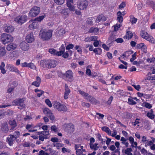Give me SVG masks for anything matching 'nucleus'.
I'll list each match as a JSON object with an SVG mask.
<instances>
[{"mask_svg":"<svg viewBox=\"0 0 155 155\" xmlns=\"http://www.w3.org/2000/svg\"><path fill=\"white\" fill-rule=\"evenodd\" d=\"M49 52L51 54L57 56H61L63 54V57L65 58L69 56V54L70 53L68 50L64 52V49H49Z\"/></svg>","mask_w":155,"mask_h":155,"instance_id":"nucleus-1","label":"nucleus"},{"mask_svg":"<svg viewBox=\"0 0 155 155\" xmlns=\"http://www.w3.org/2000/svg\"><path fill=\"white\" fill-rule=\"evenodd\" d=\"M53 105L54 108L58 111L65 112L67 110V108L65 106L57 101L53 102Z\"/></svg>","mask_w":155,"mask_h":155,"instance_id":"nucleus-2","label":"nucleus"},{"mask_svg":"<svg viewBox=\"0 0 155 155\" xmlns=\"http://www.w3.org/2000/svg\"><path fill=\"white\" fill-rule=\"evenodd\" d=\"M52 32V31L50 30L44 31L43 30H41L40 31V35L43 40H47L51 37Z\"/></svg>","mask_w":155,"mask_h":155,"instance_id":"nucleus-3","label":"nucleus"},{"mask_svg":"<svg viewBox=\"0 0 155 155\" xmlns=\"http://www.w3.org/2000/svg\"><path fill=\"white\" fill-rule=\"evenodd\" d=\"M13 41V38L9 34L3 33L2 34L1 38V41L4 44H5Z\"/></svg>","mask_w":155,"mask_h":155,"instance_id":"nucleus-4","label":"nucleus"},{"mask_svg":"<svg viewBox=\"0 0 155 155\" xmlns=\"http://www.w3.org/2000/svg\"><path fill=\"white\" fill-rule=\"evenodd\" d=\"M140 34L143 38L152 43H154L155 42V41L153 37L149 35L147 32L144 31H142L140 32Z\"/></svg>","mask_w":155,"mask_h":155,"instance_id":"nucleus-5","label":"nucleus"},{"mask_svg":"<svg viewBox=\"0 0 155 155\" xmlns=\"http://www.w3.org/2000/svg\"><path fill=\"white\" fill-rule=\"evenodd\" d=\"M40 12V8L36 6L32 8L28 13V16L31 17L36 16Z\"/></svg>","mask_w":155,"mask_h":155,"instance_id":"nucleus-6","label":"nucleus"},{"mask_svg":"<svg viewBox=\"0 0 155 155\" xmlns=\"http://www.w3.org/2000/svg\"><path fill=\"white\" fill-rule=\"evenodd\" d=\"M78 8L81 10L86 9L88 5V3L86 0H80L77 2Z\"/></svg>","mask_w":155,"mask_h":155,"instance_id":"nucleus-7","label":"nucleus"},{"mask_svg":"<svg viewBox=\"0 0 155 155\" xmlns=\"http://www.w3.org/2000/svg\"><path fill=\"white\" fill-rule=\"evenodd\" d=\"M24 101L23 98L16 99L14 100L12 102L13 105H18L19 106L18 108L22 109L25 107V104L23 103Z\"/></svg>","mask_w":155,"mask_h":155,"instance_id":"nucleus-8","label":"nucleus"},{"mask_svg":"<svg viewBox=\"0 0 155 155\" xmlns=\"http://www.w3.org/2000/svg\"><path fill=\"white\" fill-rule=\"evenodd\" d=\"M27 19V16L26 15H20L16 17L15 18L14 21L18 24L22 25L26 21Z\"/></svg>","mask_w":155,"mask_h":155,"instance_id":"nucleus-9","label":"nucleus"},{"mask_svg":"<svg viewBox=\"0 0 155 155\" xmlns=\"http://www.w3.org/2000/svg\"><path fill=\"white\" fill-rule=\"evenodd\" d=\"M78 92L79 94H81L83 97H84L85 98L91 102L93 104H96V100H95V99L89 96L84 91L81 90H79Z\"/></svg>","mask_w":155,"mask_h":155,"instance_id":"nucleus-10","label":"nucleus"},{"mask_svg":"<svg viewBox=\"0 0 155 155\" xmlns=\"http://www.w3.org/2000/svg\"><path fill=\"white\" fill-rule=\"evenodd\" d=\"M37 135H39L38 138L40 140L43 141L45 138L47 139V136H49V131H43L41 132H38L37 133Z\"/></svg>","mask_w":155,"mask_h":155,"instance_id":"nucleus-11","label":"nucleus"},{"mask_svg":"<svg viewBox=\"0 0 155 155\" xmlns=\"http://www.w3.org/2000/svg\"><path fill=\"white\" fill-rule=\"evenodd\" d=\"M74 148L76 150V154L77 155H81L83 153V152L86 151L85 149H83V146H81L80 144L75 145Z\"/></svg>","mask_w":155,"mask_h":155,"instance_id":"nucleus-12","label":"nucleus"},{"mask_svg":"<svg viewBox=\"0 0 155 155\" xmlns=\"http://www.w3.org/2000/svg\"><path fill=\"white\" fill-rule=\"evenodd\" d=\"M60 13L64 19H66L69 16L70 10L68 8L62 9Z\"/></svg>","mask_w":155,"mask_h":155,"instance_id":"nucleus-13","label":"nucleus"},{"mask_svg":"<svg viewBox=\"0 0 155 155\" xmlns=\"http://www.w3.org/2000/svg\"><path fill=\"white\" fill-rule=\"evenodd\" d=\"M16 139V137H15V135L10 134L8 137L6 142L9 146H12L13 144L14 141Z\"/></svg>","mask_w":155,"mask_h":155,"instance_id":"nucleus-14","label":"nucleus"},{"mask_svg":"<svg viewBox=\"0 0 155 155\" xmlns=\"http://www.w3.org/2000/svg\"><path fill=\"white\" fill-rule=\"evenodd\" d=\"M65 77L71 81L73 80V73L71 70L67 71L64 74Z\"/></svg>","mask_w":155,"mask_h":155,"instance_id":"nucleus-15","label":"nucleus"},{"mask_svg":"<svg viewBox=\"0 0 155 155\" xmlns=\"http://www.w3.org/2000/svg\"><path fill=\"white\" fill-rule=\"evenodd\" d=\"M35 40L33 33H30L28 35L26 38V41L28 43H31Z\"/></svg>","mask_w":155,"mask_h":155,"instance_id":"nucleus-16","label":"nucleus"},{"mask_svg":"<svg viewBox=\"0 0 155 155\" xmlns=\"http://www.w3.org/2000/svg\"><path fill=\"white\" fill-rule=\"evenodd\" d=\"M6 67L10 71H14L18 73H19V71L18 70L17 68L13 65L11 64H7Z\"/></svg>","mask_w":155,"mask_h":155,"instance_id":"nucleus-17","label":"nucleus"},{"mask_svg":"<svg viewBox=\"0 0 155 155\" xmlns=\"http://www.w3.org/2000/svg\"><path fill=\"white\" fill-rule=\"evenodd\" d=\"M36 127L34 126L32 124H28L26 126V129L29 132H33L38 130L37 129H36Z\"/></svg>","mask_w":155,"mask_h":155,"instance_id":"nucleus-18","label":"nucleus"},{"mask_svg":"<svg viewBox=\"0 0 155 155\" xmlns=\"http://www.w3.org/2000/svg\"><path fill=\"white\" fill-rule=\"evenodd\" d=\"M49 60H43L40 61V65L43 68H49Z\"/></svg>","mask_w":155,"mask_h":155,"instance_id":"nucleus-19","label":"nucleus"},{"mask_svg":"<svg viewBox=\"0 0 155 155\" xmlns=\"http://www.w3.org/2000/svg\"><path fill=\"white\" fill-rule=\"evenodd\" d=\"M49 68H53L57 64V61L54 60H49Z\"/></svg>","mask_w":155,"mask_h":155,"instance_id":"nucleus-20","label":"nucleus"},{"mask_svg":"<svg viewBox=\"0 0 155 155\" xmlns=\"http://www.w3.org/2000/svg\"><path fill=\"white\" fill-rule=\"evenodd\" d=\"M65 91L64 94V98L65 99H66L68 97V95L70 92V90L66 84L65 86Z\"/></svg>","mask_w":155,"mask_h":155,"instance_id":"nucleus-21","label":"nucleus"},{"mask_svg":"<svg viewBox=\"0 0 155 155\" xmlns=\"http://www.w3.org/2000/svg\"><path fill=\"white\" fill-rule=\"evenodd\" d=\"M41 82V78L39 77H37L36 81L33 82L32 83V85L35 86L36 87H38L40 86Z\"/></svg>","mask_w":155,"mask_h":155,"instance_id":"nucleus-22","label":"nucleus"},{"mask_svg":"<svg viewBox=\"0 0 155 155\" xmlns=\"http://www.w3.org/2000/svg\"><path fill=\"white\" fill-rule=\"evenodd\" d=\"M5 32L8 33H11L13 31L14 28L11 25L7 26L5 27Z\"/></svg>","mask_w":155,"mask_h":155,"instance_id":"nucleus-23","label":"nucleus"},{"mask_svg":"<svg viewBox=\"0 0 155 155\" xmlns=\"http://www.w3.org/2000/svg\"><path fill=\"white\" fill-rule=\"evenodd\" d=\"M132 151V149L131 148H128L124 150H122V152H124L127 155H133L131 153Z\"/></svg>","mask_w":155,"mask_h":155,"instance_id":"nucleus-24","label":"nucleus"},{"mask_svg":"<svg viewBox=\"0 0 155 155\" xmlns=\"http://www.w3.org/2000/svg\"><path fill=\"white\" fill-rule=\"evenodd\" d=\"M121 143L125 145L126 147H127L129 145L128 142L127 141V140L124 137H122L120 139Z\"/></svg>","mask_w":155,"mask_h":155,"instance_id":"nucleus-25","label":"nucleus"},{"mask_svg":"<svg viewBox=\"0 0 155 155\" xmlns=\"http://www.w3.org/2000/svg\"><path fill=\"white\" fill-rule=\"evenodd\" d=\"M97 39V37L96 36L88 37L85 38L84 41L86 42H90L92 41H95Z\"/></svg>","mask_w":155,"mask_h":155,"instance_id":"nucleus-26","label":"nucleus"},{"mask_svg":"<svg viewBox=\"0 0 155 155\" xmlns=\"http://www.w3.org/2000/svg\"><path fill=\"white\" fill-rule=\"evenodd\" d=\"M117 21L120 23H122L123 21V17L122 15H121V12L118 11L117 13Z\"/></svg>","mask_w":155,"mask_h":155,"instance_id":"nucleus-27","label":"nucleus"},{"mask_svg":"<svg viewBox=\"0 0 155 155\" xmlns=\"http://www.w3.org/2000/svg\"><path fill=\"white\" fill-rule=\"evenodd\" d=\"M106 18L105 17L102 15H100L98 16L96 19V22L98 23L101 21H104L106 20Z\"/></svg>","mask_w":155,"mask_h":155,"instance_id":"nucleus-28","label":"nucleus"},{"mask_svg":"<svg viewBox=\"0 0 155 155\" xmlns=\"http://www.w3.org/2000/svg\"><path fill=\"white\" fill-rule=\"evenodd\" d=\"M133 36V34L132 32L130 31H128L127 32L126 35L124 37L128 39H131Z\"/></svg>","mask_w":155,"mask_h":155,"instance_id":"nucleus-29","label":"nucleus"},{"mask_svg":"<svg viewBox=\"0 0 155 155\" xmlns=\"http://www.w3.org/2000/svg\"><path fill=\"white\" fill-rule=\"evenodd\" d=\"M102 130L106 132L109 135H111V131L109 128L107 127H104L101 128Z\"/></svg>","mask_w":155,"mask_h":155,"instance_id":"nucleus-30","label":"nucleus"},{"mask_svg":"<svg viewBox=\"0 0 155 155\" xmlns=\"http://www.w3.org/2000/svg\"><path fill=\"white\" fill-rule=\"evenodd\" d=\"M133 51H132L129 50V51L126 52L125 53H124L122 56H121V57H122L123 58H124V57H125L127 58L128 57L130 54H133Z\"/></svg>","mask_w":155,"mask_h":155,"instance_id":"nucleus-31","label":"nucleus"},{"mask_svg":"<svg viewBox=\"0 0 155 155\" xmlns=\"http://www.w3.org/2000/svg\"><path fill=\"white\" fill-rule=\"evenodd\" d=\"M99 30V28H97L92 27L90 28L88 32L90 33H96Z\"/></svg>","mask_w":155,"mask_h":155,"instance_id":"nucleus-32","label":"nucleus"},{"mask_svg":"<svg viewBox=\"0 0 155 155\" xmlns=\"http://www.w3.org/2000/svg\"><path fill=\"white\" fill-rule=\"evenodd\" d=\"M5 65L4 62H2L1 65L0 66V69L2 73L5 74L6 72V71L5 69Z\"/></svg>","mask_w":155,"mask_h":155,"instance_id":"nucleus-33","label":"nucleus"},{"mask_svg":"<svg viewBox=\"0 0 155 155\" xmlns=\"http://www.w3.org/2000/svg\"><path fill=\"white\" fill-rule=\"evenodd\" d=\"M9 124L10 125L12 126V129H14L17 126L15 120H10L9 121Z\"/></svg>","mask_w":155,"mask_h":155,"instance_id":"nucleus-34","label":"nucleus"},{"mask_svg":"<svg viewBox=\"0 0 155 155\" xmlns=\"http://www.w3.org/2000/svg\"><path fill=\"white\" fill-rule=\"evenodd\" d=\"M147 116L149 118L152 119L154 118V115L153 114V111L152 110L148 112L147 114Z\"/></svg>","mask_w":155,"mask_h":155,"instance_id":"nucleus-35","label":"nucleus"},{"mask_svg":"<svg viewBox=\"0 0 155 155\" xmlns=\"http://www.w3.org/2000/svg\"><path fill=\"white\" fill-rule=\"evenodd\" d=\"M90 51H93L96 54H100L101 53V49H89Z\"/></svg>","mask_w":155,"mask_h":155,"instance_id":"nucleus-36","label":"nucleus"},{"mask_svg":"<svg viewBox=\"0 0 155 155\" xmlns=\"http://www.w3.org/2000/svg\"><path fill=\"white\" fill-rule=\"evenodd\" d=\"M57 32L58 33V35L60 36L63 35L65 33L64 30L63 29H58Z\"/></svg>","mask_w":155,"mask_h":155,"instance_id":"nucleus-37","label":"nucleus"},{"mask_svg":"<svg viewBox=\"0 0 155 155\" xmlns=\"http://www.w3.org/2000/svg\"><path fill=\"white\" fill-rule=\"evenodd\" d=\"M137 47L138 48H147V46L144 43H140L137 45Z\"/></svg>","mask_w":155,"mask_h":155,"instance_id":"nucleus-38","label":"nucleus"},{"mask_svg":"<svg viewBox=\"0 0 155 155\" xmlns=\"http://www.w3.org/2000/svg\"><path fill=\"white\" fill-rule=\"evenodd\" d=\"M51 130L52 132L56 133L58 131V128L55 125H52L51 127Z\"/></svg>","mask_w":155,"mask_h":155,"instance_id":"nucleus-39","label":"nucleus"},{"mask_svg":"<svg viewBox=\"0 0 155 155\" xmlns=\"http://www.w3.org/2000/svg\"><path fill=\"white\" fill-rule=\"evenodd\" d=\"M90 148L95 150H97L98 148V147L97 146V144L95 143L94 144H91L90 145Z\"/></svg>","mask_w":155,"mask_h":155,"instance_id":"nucleus-40","label":"nucleus"},{"mask_svg":"<svg viewBox=\"0 0 155 155\" xmlns=\"http://www.w3.org/2000/svg\"><path fill=\"white\" fill-rule=\"evenodd\" d=\"M128 103L130 105H135L137 103L136 102L134 101L133 98H128Z\"/></svg>","mask_w":155,"mask_h":155,"instance_id":"nucleus-41","label":"nucleus"},{"mask_svg":"<svg viewBox=\"0 0 155 155\" xmlns=\"http://www.w3.org/2000/svg\"><path fill=\"white\" fill-rule=\"evenodd\" d=\"M43 112L45 114H47L48 115L51 112V110L48 108H45L43 109Z\"/></svg>","mask_w":155,"mask_h":155,"instance_id":"nucleus-42","label":"nucleus"},{"mask_svg":"<svg viewBox=\"0 0 155 155\" xmlns=\"http://www.w3.org/2000/svg\"><path fill=\"white\" fill-rule=\"evenodd\" d=\"M2 128L3 130L5 132H6L8 130V125L6 123H5L2 125Z\"/></svg>","mask_w":155,"mask_h":155,"instance_id":"nucleus-43","label":"nucleus"},{"mask_svg":"<svg viewBox=\"0 0 155 155\" xmlns=\"http://www.w3.org/2000/svg\"><path fill=\"white\" fill-rule=\"evenodd\" d=\"M45 103L47 104V105L49 107H51L52 105L51 103V102L48 99H45Z\"/></svg>","mask_w":155,"mask_h":155,"instance_id":"nucleus-44","label":"nucleus"},{"mask_svg":"<svg viewBox=\"0 0 155 155\" xmlns=\"http://www.w3.org/2000/svg\"><path fill=\"white\" fill-rule=\"evenodd\" d=\"M155 60V58H147L146 61L148 63H152L154 62Z\"/></svg>","mask_w":155,"mask_h":155,"instance_id":"nucleus-45","label":"nucleus"},{"mask_svg":"<svg viewBox=\"0 0 155 155\" xmlns=\"http://www.w3.org/2000/svg\"><path fill=\"white\" fill-rule=\"evenodd\" d=\"M146 3L147 5H149L151 6L153 5V6L155 7V2L152 1L147 0L146 2Z\"/></svg>","mask_w":155,"mask_h":155,"instance_id":"nucleus-46","label":"nucleus"},{"mask_svg":"<svg viewBox=\"0 0 155 155\" xmlns=\"http://www.w3.org/2000/svg\"><path fill=\"white\" fill-rule=\"evenodd\" d=\"M16 47V45L15 44L11 43L7 46V48H15Z\"/></svg>","mask_w":155,"mask_h":155,"instance_id":"nucleus-47","label":"nucleus"},{"mask_svg":"<svg viewBox=\"0 0 155 155\" xmlns=\"http://www.w3.org/2000/svg\"><path fill=\"white\" fill-rule=\"evenodd\" d=\"M6 53L5 49H0V57L3 56Z\"/></svg>","mask_w":155,"mask_h":155,"instance_id":"nucleus-48","label":"nucleus"},{"mask_svg":"<svg viewBox=\"0 0 155 155\" xmlns=\"http://www.w3.org/2000/svg\"><path fill=\"white\" fill-rule=\"evenodd\" d=\"M55 3L58 5H62L64 2V0H54Z\"/></svg>","mask_w":155,"mask_h":155,"instance_id":"nucleus-49","label":"nucleus"},{"mask_svg":"<svg viewBox=\"0 0 155 155\" xmlns=\"http://www.w3.org/2000/svg\"><path fill=\"white\" fill-rule=\"evenodd\" d=\"M64 144L60 143H56L54 144V146L56 147L57 149H59L60 147H63Z\"/></svg>","mask_w":155,"mask_h":155,"instance_id":"nucleus-50","label":"nucleus"},{"mask_svg":"<svg viewBox=\"0 0 155 155\" xmlns=\"http://www.w3.org/2000/svg\"><path fill=\"white\" fill-rule=\"evenodd\" d=\"M45 18V16L44 15H41L39 16V17H38L37 18H36L35 19V21H40L42 20L44 18Z\"/></svg>","mask_w":155,"mask_h":155,"instance_id":"nucleus-51","label":"nucleus"},{"mask_svg":"<svg viewBox=\"0 0 155 155\" xmlns=\"http://www.w3.org/2000/svg\"><path fill=\"white\" fill-rule=\"evenodd\" d=\"M137 18H135L134 17H133L132 18H131L130 21L131 23L133 24L137 22Z\"/></svg>","mask_w":155,"mask_h":155,"instance_id":"nucleus-52","label":"nucleus"},{"mask_svg":"<svg viewBox=\"0 0 155 155\" xmlns=\"http://www.w3.org/2000/svg\"><path fill=\"white\" fill-rule=\"evenodd\" d=\"M28 67L30 68L33 69H35L36 68V67L35 65L32 63H29Z\"/></svg>","mask_w":155,"mask_h":155,"instance_id":"nucleus-53","label":"nucleus"},{"mask_svg":"<svg viewBox=\"0 0 155 155\" xmlns=\"http://www.w3.org/2000/svg\"><path fill=\"white\" fill-rule=\"evenodd\" d=\"M143 104L145 107L149 109H150L152 107L151 105L150 104L147 103H143Z\"/></svg>","mask_w":155,"mask_h":155,"instance_id":"nucleus-54","label":"nucleus"},{"mask_svg":"<svg viewBox=\"0 0 155 155\" xmlns=\"http://www.w3.org/2000/svg\"><path fill=\"white\" fill-rule=\"evenodd\" d=\"M136 53L135 52L132 55V58L130 59V61L131 62H133L134 61L136 58Z\"/></svg>","mask_w":155,"mask_h":155,"instance_id":"nucleus-55","label":"nucleus"},{"mask_svg":"<svg viewBox=\"0 0 155 155\" xmlns=\"http://www.w3.org/2000/svg\"><path fill=\"white\" fill-rule=\"evenodd\" d=\"M50 118V120H53L54 119V116L53 114L51 112L48 115Z\"/></svg>","mask_w":155,"mask_h":155,"instance_id":"nucleus-56","label":"nucleus"},{"mask_svg":"<svg viewBox=\"0 0 155 155\" xmlns=\"http://www.w3.org/2000/svg\"><path fill=\"white\" fill-rule=\"evenodd\" d=\"M130 144H131V145L132 147H134L135 148L137 147V143L136 141H134V140L132 142V143H131Z\"/></svg>","mask_w":155,"mask_h":155,"instance_id":"nucleus-57","label":"nucleus"},{"mask_svg":"<svg viewBox=\"0 0 155 155\" xmlns=\"http://www.w3.org/2000/svg\"><path fill=\"white\" fill-rule=\"evenodd\" d=\"M137 95L138 97H141V99L143 101H144L143 99V98H142V97H143V95H144L143 94L139 92H138L137 93Z\"/></svg>","mask_w":155,"mask_h":155,"instance_id":"nucleus-58","label":"nucleus"},{"mask_svg":"<svg viewBox=\"0 0 155 155\" xmlns=\"http://www.w3.org/2000/svg\"><path fill=\"white\" fill-rule=\"evenodd\" d=\"M132 86L137 91H139L141 88L140 86L139 85L133 84Z\"/></svg>","mask_w":155,"mask_h":155,"instance_id":"nucleus-59","label":"nucleus"},{"mask_svg":"<svg viewBox=\"0 0 155 155\" xmlns=\"http://www.w3.org/2000/svg\"><path fill=\"white\" fill-rule=\"evenodd\" d=\"M68 8L69 10H70V11L72 12H74L75 11V7L74 5H72L71 6H69V7Z\"/></svg>","mask_w":155,"mask_h":155,"instance_id":"nucleus-60","label":"nucleus"},{"mask_svg":"<svg viewBox=\"0 0 155 155\" xmlns=\"http://www.w3.org/2000/svg\"><path fill=\"white\" fill-rule=\"evenodd\" d=\"M13 135H15V137L17 139V138L20 135V132L18 131H16L14 132V134Z\"/></svg>","mask_w":155,"mask_h":155,"instance_id":"nucleus-61","label":"nucleus"},{"mask_svg":"<svg viewBox=\"0 0 155 155\" xmlns=\"http://www.w3.org/2000/svg\"><path fill=\"white\" fill-rule=\"evenodd\" d=\"M140 121V120L138 119H137L135 121V122L134 123V126H136L137 125V126H139V125L138 124H139Z\"/></svg>","mask_w":155,"mask_h":155,"instance_id":"nucleus-62","label":"nucleus"},{"mask_svg":"<svg viewBox=\"0 0 155 155\" xmlns=\"http://www.w3.org/2000/svg\"><path fill=\"white\" fill-rule=\"evenodd\" d=\"M39 155H49V154L46 152H45L43 150H41L39 153Z\"/></svg>","mask_w":155,"mask_h":155,"instance_id":"nucleus-63","label":"nucleus"},{"mask_svg":"<svg viewBox=\"0 0 155 155\" xmlns=\"http://www.w3.org/2000/svg\"><path fill=\"white\" fill-rule=\"evenodd\" d=\"M121 26V25L120 24H117L116 25H115L114 27V31H117Z\"/></svg>","mask_w":155,"mask_h":155,"instance_id":"nucleus-64","label":"nucleus"}]
</instances>
